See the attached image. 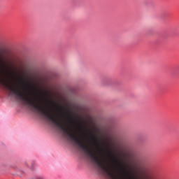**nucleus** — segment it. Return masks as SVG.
Here are the masks:
<instances>
[{"label": "nucleus", "instance_id": "1", "mask_svg": "<svg viewBox=\"0 0 179 179\" xmlns=\"http://www.w3.org/2000/svg\"><path fill=\"white\" fill-rule=\"evenodd\" d=\"M55 106H56V107H58L59 108V110H58V111L59 113H61V108H62L61 106H58V104H57V103H55Z\"/></svg>", "mask_w": 179, "mask_h": 179}]
</instances>
